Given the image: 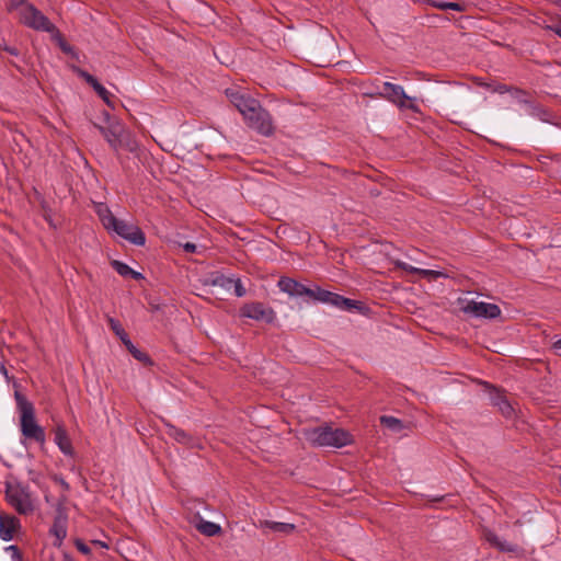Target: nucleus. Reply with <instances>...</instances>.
<instances>
[{
  "label": "nucleus",
  "mask_w": 561,
  "mask_h": 561,
  "mask_svg": "<svg viewBox=\"0 0 561 561\" xmlns=\"http://www.w3.org/2000/svg\"><path fill=\"white\" fill-rule=\"evenodd\" d=\"M0 49H3L5 51H8L12 56H18L19 55V50L15 47L7 46L4 44L3 45L0 44Z\"/></svg>",
  "instance_id": "nucleus-36"
},
{
  "label": "nucleus",
  "mask_w": 561,
  "mask_h": 561,
  "mask_svg": "<svg viewBox=\"0 0 561 561\" xmlns=\"http://www.w3.org/2000/svg\"><path fill=\"white\" fill-rule=\"evenodd\" d=\"M54 433V442L59 448V450L65 455L72 457L75 455V450L72 447L71 439L67 433L64 424H57L53 430Z\"/></svg>",
  "instance_id": "nucleus-15"
},
{
  "label": "nucleus",
  "mask_w": 561,
  "mask_h": 561,
  "mask_svg": "<svg viewBox=\"0 0 561 561\" xmlns=\"http://www.w3.org/2000/svg\"><path fill=\"white\" fill-rule=\"evenodd\" d=\"M19 20L22 24L42 32L51 33L55 25L33 4H26L20 11Z\"/></svg>",
  "instance_id": "nucleus-6"
},
{
  "label": "nucleus",
  "mask_w": 561,
  "mask_h": 561,
  "mask_svg": "<svg viewBox=\"0 0 561 561\" xmlns=\"http://www.w3.org/2000/svg\"><path fill=\"white\" fill-rule=\"evenodd\" d=\"M92 545L103 548V549L110 548L108 543L106 541H102V540H92Z\"/></svg>",
  "instance_id": "nucleus-38"
},
{
  "label": "nucleus",
  "mask_w": 561,
  "mask_h": 561,
  "mask_svg": "<svg viewBox=\"0 0 561 561\" xmlns=\"http://www.w3.org/2000/svg\"><path fill=\"white\" fill-rule=\"evenodd\" d=\"M460 310L463 313L478 319H495L501 314V309L497 305L476 301L473 299L460 300Z\"/></svg>",
  "instance_id": "nucleus-7"
},
{
  "label": "nucleus",
  "mask_w": 561,
  "mask_h": 561,
  "mask_svg": "<svg viewBox=\"0 0 561 561\" xmlns=\"http://www.w3.org/2000/svg\"><path fill=\"white\" fill-rule=\"evenodd\" d=\"M44 500H45L46 503L49 504L50 503V495L49 494H45L44 495Z\"/></svg>",
  "instance_id": "nucleus-43"
},
{
  "label": "nucleus",
  "mask_w": 561,
  "mask_h": 561,
  "mask_svg": "<svg viewBox=\"0 0 561 561\" xmlns=\"http://www.w3.org/2000/svg\"><path fill=\"white\" fill-rule=\"evenodd\" d=\"M76 548L83 554L89 556L91 553L90 547L83 542L81 539H76L75 541Z\"/></svg>",
  "instance_id": "nucleus-32"
},
{
  "label": "nucleus",
  "mask_w": 561,
  "mask_h": 561,
  "mask_svg": "<svg viewBox=\"0 0 561 561\" xmlns=\"http://www.w3.org/2000/svg\"><path fill=\"white\" fill-rule=\"evenodd\" d=\"M236 294L238 297H241L244 295V289L242 288V286L239 283L236 284Z\"/></svg>",
  "instance_id": "nucleus-40"
},
{
  "label": "nucleus",
  "mask_w": 561,
  "mask_h": 561,
  "mask_svg": "<svg viewBox=\"0 0 561 561\" xmlns=\"http://www.w3.org/2000/svg\"><path fill=\"white\" fill-rule=\"evenodd\" d=\"M79 76L84 79V81L90 84L96 94L108 105L113 107L111 101V93L96 80L95 77L90 75L84 70H79Z\"/></svg>",
  "instance_id": "nucleus-17"
},
{
  "label": "nucleus",
  "mask_w": 561,
  "mask_h": 561,
  "mask_svg": "<svg viewBox=\"0 0 561 561\" xmlns=\"http://www.w3.org/2000/svg\"><path fill=\"white\" fill-rule=\"evenodd\" d=\"M108 232H114L118 237L127 240L135 245H144L146 243V236L142 230L131 222L117 219Z\"/></svg>",
  "instance_id": "nucleus-11"
},
{
  "label": "nucleus",
  "mask_w": 561,
  "mask_h": 561,
  "mask_svg": "<svg viewBox=\"0 0 561 561\" xmlns=\"http://www.w3.org/2000/svg\"><path fill=\"white\" fill-rule=\"evenodd\" d=\"M396 266L403 270L404 272L419 274L428 280L448 277V274L444 271L419 268L402 261H397Z\"/></svg>",
  "instance_id": "nucleus-16"
},
{
  "label": "nucleus",
  "mask_w": 561,
  "mask_h": 561,
  "mask_svg": "<svg viewBox=\"0 0 561 561\" xmlns=\"http://www.w3.org/2000/svg\"><path fill=\"white\" fill-rule=\"evenodd\" d=\"M277 286L280 291L286 293L290 297L307 296L313 301L327 304L341 310L360 309L362 302L345 298L339 294L322 289L320 286L307 287L290 277H280Z\"/></svg>",
  "instance_id": "nucleus-1"
},
{
  "label": "nucleus",
  "mask_w": 561,
  "mask_h": 561,
  "mask_svg": "<svg viewBox=\"0 0 561 561\" xmlns=\"http://www.w3.org/2000/svg\"><path fill=\"white\" fill-rule=\"evenodd\" d=\"M181 247L183 248V250L186 253L198 252V247L195 243H193V242H185V243L181 244Z\"/></svg>",
  "instance_id": "nucleus-33"
},
{
  "label": "nucleus",
  "mask_w": 561,
  "mask_h": 561,
  "mask_svg": "<svg viewBox=\"0 0 561 561\" xmlns=\"http://www.w3.org/2000/svg\"><path fill=\"white\" fill-rule=\"evenodd\" d=\"M553 347L561 350V336L553 342Z\"/></svg>",
  "instance_id": "nucleus-42"
},
{
  "label": "nucleus",
  "mask_w": 561,
  "mask_h": 561,
  "mask_svg": "<svg viewBox=\"0 0 561 561\" xmlns=\"http://www.w3.org/2000/svg\"><path fill=\"white\" fill-rule=\"evenodd\" d=\"M20 412V431L25 440L35 442L41 447L46 444V433L38 424L35 416L34 405L20 393H15Z\"/></svg>",
  "instance_id": "nucleus-3"
},
{
  "label": "nucleus",
  "mask_w": 561,
  "mask_h": 561,
  "mask_svg": "<svg viewBox=\"0 0 561 561\" xmlns=\"http://www.w3.org/2000/svg\"><path fill=\"white\" fill-rule=\"evenodd\" d=\"M107 126H101L94 124V127L104 136L111 148L118 152L124 149L129 152H135L138 148L137 142L131 138L129 131L124 125L117 119H112L107 113H105Z\"/></svg>",
  "instance_id": "nucleus-4"
},
{
  "label": "nucleus",
  "mask_w": 561,
  "mask_h": 561,
  "mask_svg": "<svg viewBox=\"0 0 561 561\" xmlns=\"http://www.w3.org/2000/svg\"><path fill=\"white\" fill-rule=\"evenodd\" d=\"M61 48H62V50H64V51H69V49H70V48H69L68 46H66V45H61Z\"/></svg>",
  "instance_id": "nucleus-44"
},
{
  "label": "nucleus",
  "mask_w": 561,
  "mask_h": 561,
  "mask_svg": "<svg viewBox=\"0 0 561 561\" xmlns=\"http://www.w3.org/2000/svg\"><path fill=\"white\" fill-rule=\"evenodd\" d=\"M4 552L9 554L11 561H24L20 548L15 545L5 547Z\"/></svg>",
  "instance_id": "nucleus-28"
},
{
  "label": "nucleus",
  "mask_w": 561,
  "mask_h": 561,
  "mask_svg": "<svg viewBox=\"0 0 561 561\" xmlns=\"http://www.w3.org/2000/svg\"><path fill=\"white\" fill-rule=\"evenodd\" d=\"M113 268L123 277H131L134 279L142 278L141 273L134 271L129 265L121 261L112 262Z\"/></svg>",
  "instance_id": "nucleus-22"
},
{
  "label": "nucleus",
  "mask_w": 561,
  "mask_h": 561,
  "mask_svg": "<svg viewBox=\"0 0 561 561\" xmlns=\"http://www.w3.org/2000/svg\"><path fill=\"white\" fill-rule=\"evenodd\" d=\"M197 529L203 534V535H206V536H215L217 534L220 533L221 528L218 524L216 523H213V522H208V520H202L198 525H197Z\"/></svg>",
  "instance_id": "nucleus-26"
},
{
  "label": "nucleus",
  "mask_w": 561,
  "mask_h": 561,
  "mask_svg": "<svg viewBox=\"0 0 561 561\" xmlns=\"http://www.w3.org/2000/svg\"><path fill=\"white\" fill-rule=\"evenodd\" d=\"M110 328L112 331L119 337L121 341H125V337L128 335L126 331L123 329L122 324L118 320L114 318H108L107 320Z\"/></svg>",
  "instance_id": "nucleus-27"
},
{
  "label": "nucleus",
  "mask_w": 561,
  "mask_h": 561,
  "mask_svg": "<svg viewBox=\"0 0 561 561\" xmlns=\"http://www.w3.org/2000/svg\"><path fill=\"white\" fill-rule=\"evenodd\" d=\"M226 95L230 102L238 108L243 118L253 113L260 102L241 92L239 88L226 89Z\"/></svg>",
  "instance_id": "nucleus-12"
},
{
  "label": "nucleus",
  "mask_w": 561,
  "mask_h": 561,
  "mask_svg": "<svg viewBox=\"0 0 561 561\" xmlns=\"http://www.w3.org/2000/svg\"><path fill=\"white\" fill-rule=\"evenodd\" d=\"M264 526L276 533L290 534L295 529V525L290 523L265 520Z\"/></svg>",
  "instance_id": "nucleus-25"
},
{
  "label": "nucleus",
  "mask_w": 561,
  "mask_h": 561,
  "mask_svg": "<svg viewBox=\"0 0 561 561\" xmlns=\"http://www.w3.org/2000/svg\"><path fill=\"white\" fill-rule=\"evenodd\" d=\"M247 125L257 131L260 135L270 137L274 133V125L270 113L257 105L253 113L244 117Z\"/></svg>",
  "instance_id": "nucleus-10"
},
{
  "label": "nucleus",
  "mask_w": 561,
  "mask_h": 561,
  "mask_svg": "<svg viewBox=\"0 0 561 561\" xmlns=\"http://www.w3.org/2000/svg\"><path fill=\"white\" fill-rule=\"evenodd\" d=\"M26 4H30L26 0H9L7 3V10L9 12H18V16H20V11Z\"/></svg>",
  "instance_id": "nucleus-29"
},
{
  "label": "nucleus",
  "mask_w": 561,
  "mask_h": 561,
  "mask_svg": "<svg viewBox=\"0 0 561 561\" xmlns=\"http://www.w3.org/2000/svg\"><path fill=\"white\" fill-rule=\"evenodd\" d=\"M379 95L396 104L399 108H409L413 112H419V107L412 103L413 99L405 93L402 85L386 81L382 84V91Z\"/></svg>",
  "instance_id": "nucleus-8"
},
{
  "label": "nucleus",
  "mask_w": 561,
  "mask_h": 561,
  "mask_svg": "<svg viewBox=\"0 0 561 561\" xmlns=\"http://www.w3.org/2000/svg\"><path fill=\"white\" fill-rule=\"evenodd\" d=\"M130 354L138 360L140 362H147L149 358L147 356V354H145L144 352H141L140 350H138L136 346H135V350L134 352H130Z\"/></svg>",
  "instance_id": "nucleus-34"
},
{
  "label": "nucleus",
  "mask_w": 561,
  "mask_h": 561,
  "mask_svg": "<svg viewBox=\"0 0 561 561\" xmlns=\"http://www.w3.org/2000/svg\"><path fill=\"white\" fill-rule=\"evenodd\" d=\"M549 28L551 31H553L558 36L561 37V25H559V26H550Z\"/></svg>",
  "instance_id": "nucleus-41"
},
{
  "label": "nucleus",
  "mask_w": 561,
  "mask_h": 561,
  "mask_svg": "<svg viewBox=\"0 0 561 561\" xmlns=\"http://www.w3.org/2000/svg\"><path fill=\"white\" fill-rule=\"evenodd\" d=\"M51 479H53V481H54L55 483H57V484H59V485L61 486V489H62V491H64V493H62V494H65V495L68 497L67 493H68V492H69V490H70V485H69V483H68V482H67V481H66V480H65L60 474H54V476L51 477Z\"/></svg>",
  "instance_id": "nucleus-30"
},
{
  "label": "nucleus",
  "mask_w": 561,
  "mask_h": 561,
  "mask_svg": "<svg viewBox=\"0 0 561 561\" xmlns=\"http://www.w3.org/2000/svg\"><path fill=\"white\" fill-rule=\"evenodd\" d=\"M4 497L7 503L22 516L33 515L38 508V497L30 485L19 480L4 483Z\"/></svg>",
  "instance_id": "nucleus-2"
},
{
  "label": "nucleus",
  "mask_w": 561,
  "mask_h": 561,
  "mask_svg": "<svg viewBox=\"0 0 561 561\" xmlns=\"http://www.w3.org/2000/svg\"><path fill=\"white\" fill-rule=\"evenodd\" d=\"M96 214L106 230H111L117 218L113 215L111 209L105 204H99L96 206Z\"/></svg>",
  "instance_id": "nucleus-21"
},
{
  "label": "nucleus",
  "mask_w": 561,
  "mask_h": 561,
  "mask_svg": "<svg viewBox=\"0 0 561 561\" xmlns=\"http://www.w3.org/2000/svg\"><path fill=\"white\" fill-rule=\"evenodd\" d=\"M122 342H123V344L127 347V350H128L129 352H134V350H135V345L133 344V342L130 341V339H129V336H128V335L125 337V341H122Z\"/></svg>",
  "instance_id": "nucleus-37"
},
{
  "label": "nucleus",
  "mask_w": 561,
  "mask_h": 561,
  "mask_svg": "<svg viewBox=\"0 0 561 561\" xmlns=\"http://www.w3.org/2000/svg\"><path fill=\"white\" fill-rule=\"evenodd\" d=\"M557 4H561V0H553Z\"/></svg>",
  "instance_id": "nucleus-45"
},
{
  "label": "nucleus",
  "mask_w": 561,
  "mask_h": 561,
  "mask_svg": "<svg viewBox=\"0 0 561 561\" xmlns=\"http://www.w3.org/2000/svg\"><path fill=\"white\" fill-rule=\"evenodd\" d=\"M21 529V520L12 514L0 513V538L11 541Z\"/></svg>",
  "instance_id": "nucleus-14"
},
{
  "label": "nucleus",
  "mask_w": 561,
  "mask_h": 561,
  "mask_svg": "<svg viewBox=\"0 0 561 561\" xmlns=\"http://www.w3.org/2000/svg\"><path fill=\"white\" fill-rule=\"evenodd\" d=\"M167 434L178 443L185 445L187 447L193 448L198 446V444L196 443L195 438L192 435L172 424H167Z\"/></svg>",
  "instance_id": "nucleus-19"
},
{
  "label": "nucleus",
  "mask_w": 561,
  "mask_h": 561,
  "mask_svg": "<svg viewBox=\"0 0 561 561\" xmlns=\"http://www.w3.org/2000/svg\"><path fill=\"white\" fill-rule=\"evenodd\" d=\"M227 283L230 284L231 279L225 278L224 276H219L213 280L214 285H220L222 287H225Z\"/></svg>",
  "instance_id": "nucleus-35"
},
{
  "label": "nucleus",
  "mask_w": 561,
  "mask_h": 561,
  "mask_svg": "<svg viewBox=\"0 0 561 561\" xmlns=\"http://www.w3.org/2000/svg\"><path fill=\"white\" fill-rule=\"evenodd\" d=\"M493 91L503 94L508 91V88L505 84H499L493 89Z\"/></svg>",
  "instance_id": "nucleus-39"
},
{
  "label": "nucleus",
  "mask_w": 561,
  "mask_h": 561,
  "mask_svg": "<svg viewBox=\"0 0 561 561\" xmlns=\"http://www.w3.org/2000/svg\"><path fill=\"white\" fill-rule=\"evenodd\" d=\"M380 423L389 428L390 431L394 433H399L404 428V425L401 420L390 416V415H382L380 416Z\"/></svg>",
  "instance_id": "nucleus-24"
},
{
  "label": "nucleus",
  "mask_w": 561,
  "mask_h": 561,
  "mask_svg": "<svg viewBox=\"0 0 561 561\" xmlns=\"http://www.w3.org/2000/svg\"><path fill=\"white\" fill-rule=\"evenodd\" d=\"M27 477H28V480L36 484V485H39L41 484V479H42V473L35 469H32V468H28L27 469Z\"/></svg>",
  "instance_id": "nucleus-31"
},
{
  "label": "nucleus",
  "mask_w": 561,
  "mask_h": 561,
  "mask_svg": "<svg viewBox=\"0 0 561 561\" xmlns=\"http://www.w3.org/2000/svg\"><path fill=\"white\" fill-rule=\"evenodd\" d=\"M427 4L433 8H437L440 10H454L461 12L465 10V7L458 2H447L444 0H426Z\"/></svg>",
  "instance_id": "nucleus-23"
},
{
  "label": "nucleus",
  "mask_w": 561,
  "mask_h": 561,
  "mask_svg": "<svg viewBox=\"0 0 561 561\" xmlns=\"http://www.w3.org/2000/svg\"><path fill=\"white\" fill-rule=\"evenodd\" d=\"M489 394L492 403L499 408V410L505 417H511L513 415V407L500 390L492 388Z\"/></svg>",
  "instance_id": "nucleus-18"
},
{
  "label": "nucleus",
  "mask_w": 561,
  "mask_h": 561,
  "mask_svg": "<svg viewBox=\"0 0 561 561\" xmlns=\"http://www.w3.org/2000/svg\"><path fill=\"white\" fill-rule=\"evenodd\" d=\"M305 435L309 443L321 447L341 448L352 443L347 431L331 426L314 427L306 431Z\"/></svg>",
  "instance_id": "nucleus-5"
},
{
  "label": "nucleus",
  "mask_w": 561,
  "mask_h": 561,
  "mask_svg": "<svg viewBox=\"0 0 561 561\" xmlns=\"http://www.w3.org/2000/svg\"><path fill=\"white\" fill-rule=\"evenodd\" d=\"M486 540L502 552H516L518 550V547L516 545L500 538L497 535L493 533L486 534Z\"/></svg>",
  "instance_id": "nucleus-20"
},
{
  "label": "nucleus",
  "mask_w": 561,
  "mask_h": 561,
  "mask_svg": "<svg viewBox=\"0 0 561 561\" xmlns=\"http://www.w3.org/2000/svg\"><path fill=\"white\" fill-rule=\"evenodd\" d=\"M240 313L242 317L253 320H262L267 323H272L276 317L274 310L262 302L247 304L241 308Z\"/></svg>",
  "instance_id": "nucleus-13"
},
{
  "label": "nucleus",
  "mask_w": 561,
  "mask_h": 561,
  "mask_svg": "<svg viewBox=\"0 0 561 561\" xmlns=\"http://www.w3.org/2000/svg\"><path fill=\"white\" fill-rule=\"evenodd\" d=\"M66 503L67 496L65 494H60L55 506L56 516L54 517L53 525L49 528V534L55 537L54 546L56 547H60L64 539L67 537L68 515L65 508Z\"/></svg>",
  "instance_id": "nucleus-9"
}]
</instances>
